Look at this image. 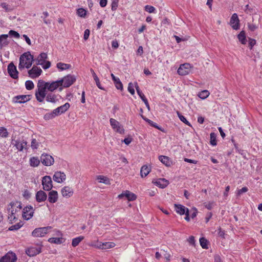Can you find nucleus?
Segmentation results:
<instances>
[{
    "label": "nucleus",
    "instance_id": "obj_1",
    "mask_svg": "<svg viewBox=\"0 0 262 262\" xmlns=\"http://www.w3.org/2000/svg\"><path fill=\"white\" fill-rule=\"evenodd\" d=\"M21 203L18 201L12 202L8 206V220L10 223L16 222L21 213Z\"/></svg>",
    "mask_w": 262,
    "mask_h": 262
},
{
    "label": "nucleus",
    "instance_id": "obj_2",
    "mask_svg": "<svg viewBox=\"0 0 262 262\" xmlns=\"http://www.w3.org/2000/svg\"><path fill=\"white\" fill-rule=\"evenodd\" d=\"M33 61H34L33 56L29 52L24 53L19 57V70H22L25 68L29 69L31 67Z\"/></svg>",
    "mask_w": 262,
    "mask_h": 262
},
{
    "label": "nucleus",
    "instance_id": "obj_3",
    "mask_svg": "<svg viewBox=\"0 0 262 262\" xmlns=\"http://www.w3.org/2000/svg\"><path fill=\"white\" fill-rule=\"evenodd\" d=\"M42 80H39L37 84V90L35 92V97L37 100L39 102L43 101L47 96L46 88L43 84L40 83Z\"/></svg>",
    "mask_w": 262,
    "mask_h": 262
},
{
    "label": "nucleus",
    "instance_id": "obj_4",
    "mask_svg": "<svg viewBox=\"0 0 262 262\" xmlns=\"http://www.w3.org/2000/svg\"><path fill=\"white\" fill-rule=\"evenodd\" d=\"M47 54L45 53H40L38 57L34 59L36 65H40L44 69H47L51 66V63L49 61H46Z\"/></svg>",
    "mask_w": 262,
    "mask_h": 262
},
{
    "label": "nucleus",
    "instance_id": "obj_5",
    "mask_svg": "<svg viewBox=\"0 0 262 262\" xmlns=\"http://www.w3.org/2000/svg\"><path fill=\"white\" fill-rule=\"evenodd\" d=\"M41 83L43 84L46 89L50 92H53L57 89H59V91H61L62 90L61 83H60L59 80L52 82H45L42 81Z\"/></svg>",
    "mask_w": 262,
    "mask_h": 262
},
{
    "label": "nucleus",
    "instance_id": "obj_6",
    "mask_svg": "<svg viewBox=\"0 0 262 262\" xmlns=\"http://www.w3.org/2000/svg\"><path fill=\"white\" fill-rule=\"evenodd\" d=\"M59 81L63 89L70 86L76 81V78L74 75H68L59 80Z\"/></svg>",
    "mask_w": 262,
    "mask_h": 262
},
{
    "label": "nucleus",
    "instance_id": "obj_7",
    "mask_svg": "<svg viewBox=\"0 0 262 262\" xmlns=\"http://www.w3.org/2000/svg\"><path fill=\"white\" fill-rule=\"evenodd\" d=\"M110 122L114 131L120 134H123L124 133V129L123 126L118 121L115 119L111 118Z\"/></svg>",
    "mask_w": 262,
    "mask_h": 262
},
{
    "label": "nucleus",
    "instance_id": "obj_8",
    "mask_svg": "<svg viewBox=\"0 0 262 262\" xmlns=\"http://www.w3.org/2000/svg\"><path fill=\"white\" fill-rule=\"evenodd\" d=\"M191 68L192 67L190 64L185 63L180 66V67L178 69L177 72L180 75H186L190 72Z\"/></svg>",
    "mask_w": 262,
    "mask_h": 262
},
{
    "label": "nucleus",
    "instance_id": "obj_9",
    "mask_svg": "<svg viewBox=\"0 0 262 262\" xmlns=\"http://www.w3.org/2000/svg\"><path fill=\"white\" fill-rule=\"evenodd\" d=\"M40 161L46 166L52 165L54 163V158L50 155L43 154L40 157Z\"/></svg>",
    "mask_w": 262,
    "mask_h": 262
},
{
    "label": "nucleus",
    "instance_id": "obj_10",
    "mask_svg": "<svg viewBox=\"0 0 262 262\" xmlns=\"http://www.w3.org/2000/svg\"><path fill=\"white\" fill-rule=\"evenodd\" d=\"M50 229L51 227L36 228L32 232V235L34 237H43L48 232L49 230Z\"/></svg>",
    "mask_w": 262,
    "mask_h": 262
},
{
    "label": "nucleus",
    "instance_id": "obj_11",
    "mask_svg": "<svg viewBox=\"0 0 262 262\" xmlns=\"http://www.w3.org/2000/svg\"><path fill=\"white\" fill-rule=\"evenodd\" d=\"M41 251V246L40 245H36L35 246H32L28 248L26 251V254L31 257L34 256L38 254H39Z\"/></svg>",
    "mask_w": 262,
    "mask_h": 262
},
{
    "label": "nucleus",
    "instance_id": "obj_12",
    "mask_svg": "<svg viewBox=\"0 0 262 262\" xmlns=\"http://www.w3.org/2000/svg\"><path fill=\"white\" fill-rule=\"evenodd\" d=\"M42 185L45 191H50L53 187L52 181L50 176H46L42 178Z\"/></svg>",
    "mask_w": 262,
    "mask_h": 262
},
{
    "label": "nucleus",
    "instance_id": "obj_13",
    "mask_svg": "<svg viewBox=\"0 0 262 262\" xmlns=\"http://www.w3.org/2000/svg\"><path fill=\"white\" fill-rule=\"evenodd\" d=\"M22 216L26 220L30 219L33 215L34 209L31 206H27L22 211Z\"/></svg>",
    "mask_w": 262,
    "mask_h": 262
},
{
    "label": "nucleus",
    "instance_id": "obj_14",
    "mask_svg": "<svg viewBox=\"0 0 262 262\" xmlns=\"http://www.w3.org/2000/svg\"><path fill=\"white\" fill-rule=\"evenodd\" d=\"M42 73V70L36 66H34L32 69L28 71L29 76L31 78H36L38 77Z\"/></svg>",
    "mask_w": 262,
    "mask_h": 262
},
{
    "label": "nucleus",
    "instance_id": "obj_15",
    "mask_svg": "<svg viewBox=\"0 0 262 262\" xmlns=\"http://www.w3.org/2000/svg\"><path fill=\"white\" fill-rule=\"evenodd\" d=\"M8 73L12 78L16 79L18 78V72L16 66L13 62H11L8 66Z\"/></svg>",
    "mask_w": 262,
    "mask_h": 262
},
{
    "label": "nucleus",
    "instance_id": "obj_16",
    "mask_svg": "<svg viewBox=\"0 0 262 262\" xmlns=\"http://www.w3.org/2000/svg\"><path fill=\"white\" fill-rule=\"evenodd\" d=\"M230 25L234 30H238L239 28V20L236 13L232 14L230 20Z\"/></svg>",
    "mask_w": 262,
    "mask_h": 262
},
{
    "label": "nucleus",
    "instance_id": "obj_17",
    "mask_svg": "<svg viewBox=\"0 0 262 262\" xmlns=\"http://www.w3.org/2000/svg\"><path fill=\"white\" fill-rule=\"evenodd\" d=\"M31 96L30 95H18L14 97L13 101L15 103H25L31 99Z\"/></svg>",
    "mask_w": 262,
    "mask_h": 262
},
{
    "label": "nucleus",
    "instance_id": "obj_18",
    "mask_svg": "<svg viewBox=\"0 0 262 262\" xmlns=\"http://www.w3.org/2000/svg\"><path fill=\"white\" fill-rule=\"evenodd\" d=\"M16 256L13 252H8L0 259V262H15Z\"/></svg>",
    "mask_w": 262,
    "mask_h": 262
},
{
    "label": "nucleus",
    "instance_id": "obj_19",
    "mask_svg": "<svg viewBox=\"0 0 262 262\" xmlns=\"http://www.w3.org/2000/svg\"><path fill=\"white\" fill-rule=\"evenodd\" d=\"M53 180L58 183H61L66 179V174L61 171H56L53 176Z\"/></svg>",
    "mask_w": 262,
    "mask_h": 262
},
{
    "label": "nucleus",
    "instance_id": "obj_20",
    "mask_svg": "<svg viewBox=\"0 0 262 262\" xmlns=\"http://www.w3.org/2000/svg\"><path fill=\"white\" fill-rule=\"evenodd\" d=\"M12 144L16 147V149L19 151H22L24 148H27V142L24 140H14Z\"/></svg>",
    "mask_w": 262,
    "mask_h": 262
},
{
    "label": "nucleus",
    "instance_id": "obj_21",
    "mask_svg": "<svg viewBox=\"0 0 262 262\" xmlns=\"http://www.w3.org/2000/svg\"><path fill=\"white\" fill-rule=\"evenodd\" d=\"M61 96L54 93H50L47 94L46 97V100L48 102L56 103L59 101Z\"/></svg>",
    "mask_w": 262,
    "mask_h": 262
},
{
    "label": "nucleus",
    "instance_id": "obj_22",
    "mask_svg": "<svg viewBox=\"0 0 262 262\" xmlns=\"http://www.w3.org/2000/svg\"><path fill=\"white\" fill-rule=\"evenodd\" d=\"M70 107V104L67 102L64 105H62L59 107H58L56 109L54 110V114L57 115V116L65 113Z\"/></svg>",
    "mask_w": 262,
    "mask_h": 262
},
{
    "label": "nucleus",
    "instance_id": "obj_23",
    "mask_svg": "<svg viewBox=\"0 0 262 262\" xmlns=\"http://www.w3.org/2000/svg\"><path fill=\"white\" fill-rule=\"evenodd\" d=\"M61 192L63 197L69 198L73 195L74 191L71 187L64 186L61 189Z\"/></svg>",
    "mask_w": 262,
    "mask_h": 262
},
{
    "label": "nucleus",
    "instance_id": "obj_24",
    "mask_svg": "<svg viewBox=\"0 0 262 262\" xmlns=\"http://www.w3.org/2000/svg\"><path fill=\"white\" fill-rule=\"evenodd\" d=\"M124 196H125L129 201H134L136 199V195L134 193L128 190L122 192L118 195V198L120 199L122 198Z\"/></svg>",
    "mask_w": 262,
    "mask_h": 262
},
{
    "label": "nucleus",
    "instance_id": "obj_25",
    "mask_svg": "<svg viewBox=\"0 0 262 262\" xmlns=\"http://www.w3.org/2000/svg\"><path fill=\"white\" fill-rule=\"evenodd\" d=\"M58 198V194L57 191L51 190L48 194V201L51 203H56Z\"/></svg>",
    "mask_w": 262,
    "mask_h": 262
},
{
    "label": "nucleus",
    "instance_id": "obj_26",
    "mask_svg": "<svg viewBox=\"0 0 262 262\" xmlns=\"http://www.w3.org/2000/svg\"><path fill=\"white\" fill-rule=\"evenodd\" d=\"M36 200L37 202L40 203L45 201L47 199V194L42 190L37 191L35 195Z\"/></svg>",
    "mask_w": 262,
    "mask_h": 262
},
{
    "label": "nucleus",
    "instance_id": "obj_27",
    "mask_svg": "<svg viewBox=\"0 0 262 262\" xmlns=\"http://www.w3.org/2000/svg\"><path fill=\"white\" fill-rule=\"evenodd\" d=\"M153 183L161 188H165L169 184L168 181L164 178L158 179L156 181H153Z\"/></svg>",
    "mask_w": 262,
    "mask_h": 262
},
{
    "label": "nucleus",
    "instance_id": "obj_28",
    "mask_svg": "<svg viewBox=\"0 0 262 262\" xmlns=\"http://www.w3.org/2000/svg\"><path fill=\"white\" fill-rule=\"evenodd\" d=\"M174 206L176 212L180 215L184 214L186 212V210L188 209L185 206L180 204H175Z\"/></svg>",
    "mask_w": 262,
    "mask_h": 262
},
{
    "label": "nucleus",
    "instance_id": "obj_29",
    "mask_svg": "<svg viewBox=\"0 0 262 262\" xmlns=\"http://www.w3.org/2000/svg\"><path fill=\"white\" fill-rule=\"evenodd\" d=\"M40 160L38 157H33L29 160V163L31 166L35 167L39 165Z\"/></svg>",
    "mask_w": 262,
    "mask_h": 262
},
{
    "label": "nucleus",
    "instance_id": "obj_30",
    "mask_svg": "<svg viewBox=\"0 0 262 262\" xmlns=\"http://www.w3.org/2000/svg\"><path fill=\"white\" fill-rule=\"evenodd\" d=\"M159 160L166 166H169L171 164V161L167 156H160L159 157Z\"/></svg>",
    "mask_w": 262,
    "mask_h": 262
},
{
    "label": "nucleus",
    "instance_id": "obj_31",
    "mask_svg": "<svg viewBox=\"0 0 262 262\" xmlns=\"http://www.w3.org/2000/svg\"><path fill=\"white\" fill-rule=\"evenodd\" d=\"M90 71L92 74L93 78H94V80L95 81L96 84L97 86H98V88L101 90H104V89L101 86L100 81H99V79L98 76H97V75L96 74V73H95L94 71L92 69H91L90 70Z\"/></svg>",
    "mask_w": 262,
    "mask_h": 262
},
{
    "label": "nucleus",
    "instance_id": "obj_32",
    "mask_svg": "<svg viewBox=\"0 0 262 262\" xmlns=\"http://www.w3.org/2000/svg\"><path fill=\"white\" fill-rule=\"evenodd\" d=\"M150 171V168L147 165H143L140 170V173L141 177H145Z\"/></svg>",
    "mask_w": 262,
    "mask_h": 262
},
{
    "label": "nucleus",
    "instance_id": "obj_33",
    "mask_svg": "<svg viewBox=\"0 0 262 262\" xmlns=\"http://www.w3.org/2000/svg\"><path fill=\"white\" fill-rule=\"evenodd\" d=\"M41 143L39 139H36L35 138H32L31 142V147L32 149H37Z\"/></svg>",
    "mask_w": 262,
    "mask_h": 262
},
{
    "label": "nucleus",
    "instance_id": "obj_34",
    "mask_svg": "<svg viewBox=\"0 0 262 262\" xmlns=\"http://www.w3.org/2000/svg\"><path fill=\"white\" fill-rule=\"evenodd\" d=\"M64 239L62 237H51L48 239L49 242L56 244H61L64 242Z\"/></svg>",
    "mask_w": 262,
    "mask_h": 262
},
{
    "label": "nucleus",
    "instance_id": "obj_35",
    "mask_svg": "<svg viewBox=\"0 0 262 262\" xmlns=\"http://www.w3.org/2000/svg\"><path fill=\"white\" fill-rule=\"evenodd\" d=\"M8 36V35L6 34H3L0 36V46L1 48L8 45L7 40Z\"/></svg>",
    "mask_w": 262,
    "mask_h": 262
},
{
    "label": "nucleus",
    "instance_id": "obj_36",
    "mask_svg": "<svg viewBox=\"0 0 262 262\" xmlns=\"http://www.w3.org/2000/svg\"><path fill=\"white\" fill-rule=\"evenodd\" d=\"M71 67V66L69 64L64 63L62 62H58L57 63V68L61 71L69 69Z\"/></svg>",
    "mask_w": 262,
    "mask_h": 262
},
{
    "label": "nucleus",
    "instance_id": "obj_37",
    "mask_svg": "<svg viewBox=\"0 0 262 262\" xmlns=\"http://www.w3.org/2000/svg\"><path fill=\"white\" fill-rule=\"evenodd\" d=\"M89 245L91 247H95L96 248L101 249L102 246V243L98 240L92 241L89 244Z\"/></svg>",
    "mask_w": 262,
    "mask_h": 262
},
{
    "label": "nucleus",
    "instance_id": "obj_38",
    "mask_svg": "<svg viewBox=\"0 0 262 262\" xmlns=\"http://www.w3.org/2000/svg\"><path fill=\"white\" fill-rule=\"evenodd\" d=\"M116 244L114 242H105L102 243V250H106L113 248L115 246Z\"/></svg>",
    "mask_w": 262,
    "mask_h": 262
},
{
    "label": "nucleus",
    "instance_id": "obj_39",
    "mask_svg": "<svg viewBox=\"0 0 262 262\" xmlns=\"http://www.w3.org/2000/svg\"><path fill=\"white\" fill-rule=\"evenodd\" d=\"M210 143L212 146H215L217 144L216 134L214 133H211L210 135Z\"/></svg>",
    "mask_w": 262,
    "mask_h": 262
},
{
    "label": "nucleus",
    "instance_id": "obj_40",
    "mask_svg": "<svg viewBox=\"0 0 262 262\" xmlns=\"http://www.w3.org/2000/svg\"><path fill=\"white\" fill-rule=\"evenodd\" d=\"M238 38L242 44H246V39L245 33L244 31H241L238 35Z\"/></svg>",
    "mask_w": 262,
    "mask_h": 262
},
{
    "label": "nucleus",
    "instance_id": "obj_41",
    "mask_svg": "<svg viewBox=\"0 0 262 262\" xmlns=\"http://www.w3.org/2000/svg\"><path fill=\"white\" fill-rule=\"evenodd\" d=\"M208 241L204 237H201L200 238V243L201 247L205 249H207L208 247Z\"/></svg>",
    "mask_w": 262,
    "mask_h": 262
},
{
    "label": "nucleus",
    "instance_id": "obj_42",
    "mask_svg": "<svg viewBox=\"0 0 262 262\" xmlns=\"http://www.w3.org/2000/svg\"><path fill=\"white\" fill-rule=\"evenodd\" d=\"M210 93L207 90H204L199 93L198 96L202 99H205L207 98Z\"/></svg>",
    "mask_w": 262,
    "mask_h": 262
},
{
    "label": "nucleus",
    "instance_id": "obj_43",
    "mask_svg": "<svg viewBox=\"0 0 262 262\" xmlns=\"http://www.w3.org/2000/svg\"><path fill=\"white\" fill-rule=\"evenodd\" d=\"M83 238H84L83 236H79V237L73 238L72 240V245L73 247L77 246L79 244V243L83 239Z\"/></svg>",
    "mask_w": 262,
    "mask_h": 262
},
{
    "label": "nucleus",
    "instance_id": "obj_44",
    "mask_svg": "<svg viewBox=\"0 0 262 262\" xmlns=\"http://www.w3.org/2000/svg\"><path fill=\"white\" fill-rule=\"evenodd\" d=\"M141 116L146 122H148L151 126L155 127V128L159 130H161V128L157 125L156 123H154V122L148 119V118L145 117L142 115H141Z\"/></svg>",
    "mask_w": 262,
    "mask_h": 262
},
{
    "label": "nucleus",
    "instance_id": "obj_45",
    "mask_svg": "<svg viewBox=\"0 0 262 262\" xmlns=\"http://www.w3.org/2000/svg\"><path fill=\"white\" fill-rule=\"evenodd\" d=\"M23 224H21V222H20L15 225H12L9 228V230L10 231H15L18 230L21 226Z\"/></svg>",
    "mask_w": 262,
    "mask_h": 262
},
{
    "label": "nucleus",
    "instance_id": "obj_46",
    "mask_svg": "<svg viewBox=\"0 0 262 262\" xmlns=\"http://www.w3.org/2000/svg\"><path fill=\"white\" fill-rule=\"evenodd\" d=\"M25 86L26 89H27L28 90H31L34 88V85L32 81L27 80L25 82Z\"/></svg>",
    "mask_w": 262,
    "mask_h": 262
},
{
    "label": "nucleus",
    "instance_id": "obj_47",
    "mask_svg": "<svg viewBox=\"0 0 262 262\" xmlns=\"http://www.w3.org/2000/svg\"><path fill=\"white\" fill-rule=\"evenodd\" d=\"M8 135V133L7 129L3 127H0V136L3 138H6Z\"/></svg>",
    "mask_w": 262,
    "mask_h": 262
},
{
    "label": "nucleus",
    "instance_id": "obj_48",
    "mask_svg": "<svg viewBox=\"0 0 262 262\" xmlns=\"http://www.w3.org/2000/svg\"><path fill=\"white\" fill-rule=\"evenodd\" d=\"M178 114V116L180 119V120L182 121L183 123H184L185 124H186V125H188V126H190V123L187 120V119H186V118L183 116L182 115H181L180 113L178 112L177 113Z\"/></svg>",
    "mask_w": 262,
    "mask_h": 262
},
{
    "label": "nucleus",
    "instance_id": "obj_49",
    "mask_svg": "<svg viewBox=\"0 0 262 262\" xmlns=\"http://www.w3.org/2000/svg\"><path fill=\"white\" fill-rule=\"evenodd\" d=\"M144 9L146 11L152 13H156V9L154 7L150 6V5H146L145 6Z\"/></svg>",
    "mask_w": 262,
    "mask_h": 262
},
{
    "label": "nucleus",
    "instance_id": "obj_50",
    "mask_svg": "<svg viewBox=\"0 0 262 262\" xmlns=\"http://www.w3.org/2000/svg\"><path fill=\"white\" fill-rule=\"evenodd\" d=\"M115 85L116 88L118 90H122L123 85L122 82L120 80L119 78H117L116 80L113 81Z\"/></svg>",
    "mask_w": 262,
    "mask_h": 262
},
{
    "label": "nucleus",
    "instance_id": "obj_51",
    "mask_svg": "<svg viewBox=\"0 0 262 262\" xmlns=\"http://www.w3.org/2000/svg\"><path fill=\"white\" fill-rule=\"evenodd\" d=\"M57 116L56 115L54 114V110L50 113H47L44 116V119L45 120H50L54 118Z\"/></svg>",
    "mask_w": 262,
    "mask_h": 262
},
{
    "label": "nucleus",
    "instance_id": "obj_52",
    "mask_svg": "<svg viewBox=\"0 0 262 262\" xmlns=\"http://www.w3.org/2000/svg\"><path fill=\"white\" fill-rule=\"evenodd\" d=\"M77 13L78 16L84 17L86 14V11L83 8H79L77 10Z\"/></svg>",
    "mask_w": 262,
    "mask_h": 262
},
{
    "label": "nucleus",
    "instance_id": "obj_53",
    "mask_svg": "<svg viewBox=\"0 0 262 262\" xmlns=\"http://www.w3.org/2000/svg\"><path fill=\"white\" fill-rule=\"evenodd\" d=\"M97 180L100 183H103L105 184H107L108 182V179L104 176H99L97 177Z\"/></svg>",
    "mask_w": 262,
    "mask_h": 262
},
{
    "label": "nucleus",
    "instance_id": "obj_54",
    "mask_svg": "<svg viewBox=\"0 0 262 262\" xmlns=\"http://www.w3.org/2000/svg\"><path fill=\"white\" fill-rule=\"evenodd\" d=\"M162 254L164 256V258L166 259V261H169L170 259V254L169 253H167L164 250H161Z\"/></svg>",
    "mask_w": 262,
    "mask_h": 262
},
{
    "label": "nucleus",
    "instance_id": "obj_55",
    "mask_svg": "<svg viewBox=\"0 0 262 262\" xmlns=\"http://www.w3.org/2000/svg\"><path fill=\"white\" fill-rule=\"evenodd\" d=\"M9 34L15 38H18L20 36L19 33L14 30H10Z\"/></svg>",
    "mask_w": 262,
    "mask_h": 262
},
{
    "label": "nucleus",
    "instance_id": "obj_56",
    "mask_svg": "<svg viewBox=\"0 0 262 262\" xmlns=\"http://www.w3.org/2000/svg\"><path fill=\"white\" fill-rule=\"evenodd\" d=\"M134 86L132 83H129L128 85V91L132 95H134L135 94V90L134 88Z\"/></svg>",
    "mask_w": 262,
    "mask_h": 262
},
{
    "label": "nucleus",
    "instance_id": "obj_57",
    "mask_svg": "<svg viewBox=\"0 0 262 262\" xmlns=\"http://www.w3.org/2000/svg\"><path fill=\"white\" fill-rule=\"evenodd\" d=\"M248 189L247 187H243L242 189H239L237 191V192L236 193V195L237 196H240L243 193L246 192L248 191Z\"/></svg>",
    "mask_w": 262,
    "mask_h": 262
},
{
    "label": "nucleus",
    "instance_id": "obj_58",
    "mask_svg": "<svg viewBox=\"0 0 262 262\" xmlns=\"http://www.w3.org/2000/svg\"><path fill=\"white\" fill-rule=\"evenodd\" d=\"M248 27L249 29L251 31H255L258 28L256 25L250 23L248 24Z\"/></svg>",
    "mask_w": 262,
    "mask_h": 262
},
{
    "label": "nucleus",
    "instance_id": "obj_59",
    "mask_svg": "<svg viewBox=\"0 0 262 262\" xmlns=\"http://www.w3.org/2000/svg\"><path fill=\"white\" fill-rule=\"evenodd\" d=\"M90 31L89 29H86L84 32L83 39L86 40H87L90 36Z\"/></svg>",
    "mask_w": 262,
    "mask_h": 262
},
{
    "label": "nucleus",
    "instance_id": "obj_60",
    "mask_svg": "<svg viewBox=\"0 0 262 262\" xmlns=\"http://www.w3.org/2000/svg\"><path fill=\"white\" fill-rule=\"evenodd\" d=\"M214 205V203L213 202H208L206 204L205 207L209 210H211Z\"/></svg>",
    "mask_w": 262,
    "mask_h": 262
},
{
    "label": "nucleus",
    "instance_id": "obj_61",
    "mask_svg": "<svg viewBox=\"0 0 262 262\" xmlns=\"http://www.w3.org/2000/svg\"><path fill=\"white\" fill-rule=\"evenodd\" d=\"M218 235L219 236H220V237H222V238H225V232L224 231H223L222 230V229L221 228V227H220L218 230Z\"/></svg>",
    "mask_w": 262,
    "mask_h": 262
},
{
    "label": "nucleus",
    "instance_id": "obj_62",
    "mask_svg": "<svg viewBox=\"0 0 262 262\" xmlns=\"http://www.w3.org/2000/svg\"><path fill=\"white\" fill-rule=\"evenodd\" d=\"M188 242L190 245H192L193 246L195 245V240H194V237L193 236H191L189 237L188 239Z\"/></svg>",
    "mask_w": 262,
    "mask_h": 262
},
{
    "label": "nucleus",
    "instance_id": "obj_63",
    "mask_svg": "<svg viewBox=\"0 0 262 262\" xmlns=\"http://www.w3.org/2000/svg\"><path fill=\"white\" fill-rule=\"evenodd\" d=\"M132 141V138L130 137H128V138H125L123 140V142L126 145H129L131 143Z\"/></svg>",
    "mask_w": 262,
    "mask_h": 262
},
{
    "label": "nucleus",
    "instance_id": "obj_64",
    "mask_svg": "<svg viewBox=\"0 0 262 262\" xmlns=\"http://www.w3.org/2000/svg\"><path fill=\"white\" fill-rule=\"evenodd\" d=\"M118 7V3L115 1H113L112 3V10L115 11L117 9Z\"/></svg>",
    "mask_w": 262,
    "mask_h": 262
}]
</instances>
